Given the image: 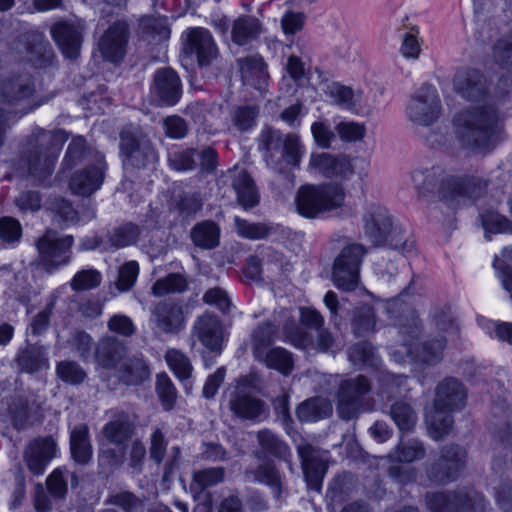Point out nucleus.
<instances>
[{
    "label": "nucleus",
    "instance_id": "1",
    "mask_svg": "<svg viewBox=\"0 0 512 512\" xmlns=\"http://www.w3.org/2000/svg\"><path fill=\"white\" fill-rule=\"evenodd\" d=\"M455 136L460 144L475 152L489 153L501 140L503 119L493 104L467 107L453 118Z\"/></svg>",
    "mask_w": 512,
    "mask_h": 512
},
{
    "label": "nucleus",
    "instance_id": "2",
    "mask_svg": "<svg viewBox=\"0 0 512 512\" xmlns=\"http://www.w3.org/2000/svg\"><path fill=\"white\" fill-rule=\"evenodd\" d=\"M440 166L418 167L411 173L413 187L420 199H427L438 191L439 199L450 206L479 198L486 183L478 177L449 176L443 178Z\"/></svg>",
    "mask_w": 512,
    "mask_h": 512
},
{
    "label": "nucleus",
    "instance_id": "3",
    "mask_svg": "<svg viewBox=\"0 0 512 512\" xmlns=\"http://www.w3.org/2000/svg\"><path fill=\"white\" fill-rule=\"evenodd\" d=\"M258 149L266 165L279 174L282 185L289 189L293 187V174L290 168H297L304 154V146L299 135L283 134L279 129L265 126L258 138Z\"/></svg>",
    "mask_w": 512,
    "mask_h": 512
},
{
    "label": "nucleus",
    "instance_id": "4",
    "mask_svg": "<svg viewBox=\"0 0 512 512\" xmlns=\"http://www.w3.org/2000/svg\"><path fill=\"white\" fill-rule=\"evenodd\" d=\"M120 156L125 171L121 189L128 193L131 202L138 203L141 196L136 194V182L131 179L140 170H152L158 161V154L149 137L138 129H125L120 133Z\"/></svg>",
    "mask_w": 512,
    "mask_h": 512
},
{
    "label": "nucleus",
    "instance_id": "5",
    "mask_svg": "<svg viewBox=\"0 0 512 512\" xmlns=\"http://www.w3.org/2000/svg\"><path fill=\"white\" fill-rule=\"evenodd\" d=\"M68 139L62 130H45L37 128L31 135L25 154L28 173L35 181L43 183L53 173L59 151Z\"/></svg>",
    "mask_w": 512,
    "mask_h": 512
},
{
    "label": "nucleus",
    "instance_id": "6",
    "mask_svg": "<svg viewBox=\"0 0 512 512\" xmlns=\"http://www.w3.org/2000/svg\"><path fill=\"white\" fill-rule=\"evenodd\" d=\"M422 327L416 312L408 309L406 316L399 323V333L403 338L404 351H394L391 355L396 361H402V354H406L415 361L436 364L442 360V353L446 347L447 339L443 336L425 341L421 348H414L413 341L421 334Z\"/></svg>",
    "mask_w": 512,
    "mask_h": 512
},
{
    "label": "nucleus",
    "instance_id": "7",
    "mask_svg": "<svg viewBox=\"0 0 512 512\" xmlns=\"http://www.w3.org/2000/svg\"><path fill=\"white\" fill-rule=\"evenodd\" d=\"M36 92L29 74L12 73L0 77V112L7 116L22 117L38 105L32 103Z\"/></svg>",
    "mask_w": 512,
    "mask_h": 512
},
{
    "label": "nucleus",
    "instance_id": "8",
    "mask_svg": "<svg viewBox=\"0 0 512 512\" xmlns=\"http://www.w3.org/2000/svg\"><path fill=\"white\" fill-rule=\"evenodd\" d=\"M344 199L345 191L339 185H305L299 188L295 203L301 216L313 219L341 207Z\"/></svg>",
    "mask_w": 512,
    "mask_h": 512
},
{
    "label": "nucleus",
    "instance_id": "9",
    "mask_svg": "<svg viewBox=\"0 0 512 512\" xmlns=\"http://www.w3.org/2000/svg\"><path fill=\"white\" fill-rule=\"evenodd\" d=\"M442 112V102L435 86L423 84L410 97L405 114L414 125L429 127L437 122Z\"/></svg>",
    "mask_w": 512,
    "mask_h": 512
},
{
    "label": "nucleus",
    "instance_id": "10",
    "mask_svg": "<svg viewBox=\"0 0 512 512\" xmlns=\"http://www.w3.org/2000/svg\"><path fill=\"white\" fill-rule=\"evenodd\" d=\"M182 51L194 59L200 69H207L220 58L219 48L211 32L203 27H189L181 36Z\"/></svg>",
    "mask_w": 512,
    "mask_h": 512
},
{
    "label": "nucleus",
    "instance_id": "11",
    "mask_svg": "<svg viewBox=\"0 0 512 512\" xmlns=\"http://www.w3.org/2000/svg\"><path fill=\"white\" fill-rule=\"evenodd\" d=\"M73 244L74 237L72 235L60 237L56 231L47 230L36 241L39 265L49 273L67 265L72 259Z\"/></svg>",
    "mask_w": 512,
    "mask_h": 512
},
{
    "label": "nucleus",
    "instance_id": "12",
    "mask_svg": "<svg viewBox=\"0 0 512 512\" xmlns=\"http://www.w3.org/2000/svg\"><path fill=\"white\" fill-rule=\"evenodd\" d=\"M370 391V382L363 375L342 380L336 393L339 417L346 421L356 418L365 410V396Z\"/></svg>",
    "mask_w": 512,
    "mask_h": 512
},
{
    "label": "nucleus",
    "instance_id": "13",
    "mask_svg": "<svg viewBox=\"0 0 512 512\" xmlns=\"http://www.w3.org/2000/svg\"><path fill=\"white\" fill-rule=\"evenodd\" d=\"M283 332L287 340L296 348L312 349L317 352L333 355L341 349L340 343L333 336L332 332L324 326L316 330V337L314 338L294 320H288L283 325Z\"/></svg>",
    "mask_w": 512,
    "mask_h": 512
},
{
    "label": "nucleus",
    "instance_id": "14",
    "mask_svg": "<svg viewBox=\"0 0 512 512\" xmlns=\"http://www.w3.org/2000/svg\"><path fill=\"white\" fill-rule=\"evenodd\" d=\"M224 405L231 412L235 419L261 422L269 416V406L254 393L243 391L226 390L224 394Z\"/></svg>",
    "mask_w": 512,
    "mask_h": 512
},
{
    "label": "nucleus",
    "instance_id": "15",
    "mask_svg": "<svg viewBox=\"0 0 512 512\" xmlns=\"http://www.w3.org/2000/svg\"><path fill=\"white\" fill-rule=\"evenodd\" d=\"M454 92L467 102H479L490 94V83L483 71L475 67L459 68L452 80Z\"/></svg>",
    "mask_w": 512,
    "mask_h": 512
},
{
    "label": "nucleus",
    "instance_id": "16",
    "mask_svg": "<svg viewBox=\"0 0 512 512\" xmlns=\"http://www.w3.org/2000/svg\"><path fill=\"white\" fill-rule=\"evenodd\" d=\"M182 92L181 79L172 68H160L155 72L150 95L156 105L174 106L180 101Z\"/></svg>",
    "mask_w": 512,
    "mask_h": 512
},
{
    "label": "nucleus",
    "instance_id": "17",
    "mask_svg": "<svg viewBox=\"0 0 512 512\" xmlns=\"http://www.w3.org/2000/svg\"><path fill=\"white\" fill-rule=\"evenodd\" d=\"M297 453L308 489L320 493L328 470L327 461L317 448L307 442L297 445Z\"/></svg>",
    "mask_w": 512,
    "mask_h": 512
},
{
    "label": "nucleus",
    "instance_id": "18",
    "mask_svg": "<svg viewBox=\"0 0 512 512\" xmlns=\"http://www.w3.org/2000/svg\"><path fill=\"white\" fill-rule=\"evenodd\" d=\"M84 30V22L80 20L59 21L52 25L51 36L62 54L74 60L80 55Z\"/></svg>",
    "mask_w": 512,
    "mask_h": 512
},
{
    "label": "nucleus",
    "instance_id": "19",
    "mask_svg": "<svg viewBox=\"0 0 512 512\" xmlns=\"http://www.w3.org/2000/svg\"><path fill=\"white\" fill-rule=\"evenodd\" d=\"M105 169L104 156L95 154V163L87 164L71 175L69 180L70 190L76 195L90 196L101 187Z\"/></svg>",
    "mask_w": 512,
    "mask_h": 512
},
{
    "label": "nucleus",
    "instance_id": "20",
    "mask_svg": "<svg viewBox=\"0 0 512 512\" xmlns=\"http://www.w3.org/2000/svg\"><path fill=\"white\" fill-rule=\"evenodd\" d=\"M192 335L217 355L222 351V344L224 341V329L220 318L212 313L206 311L198 316L192 328Z\"/></svg>",
    "mask_w": 512,
    "mask_h": 512
},
{
    "label": "nucleus",
    "instance_id": "21",
    "mask_svg": "<svg viewBox=\"0 0 512 512\" xmlns=\"http://www.w3.org/2000/svg\"><path fill=\"white\" fill-rule=\"evenodd\" d=\"M309 167L327 178L343 180L349 179L355 172L352 159L345 154L313 153Z\"/></svg>",
    "mask_w": 512,
    "mask_h": 512
},
{
    "label": "nucleus",
    "instance_id": "22",
    "mask_svg": "<svg viewBox=\"0 0 512 512\" xmlns=\"http://www.w3.org/2000/svg\"><path fill=\"white\" fill-rule=\"evenodd\" d=\"M467 401L465 385L454 377L444 378L435 389L433 407L448 409L449 412L462 410Z\"/></svg>",
    "mask_w": 512,
    "mask_h": 512
},
{
    "label": "nucleus",
    "instance_id": "23",
    "mask_svg": "<svg viewBox=\"0 0 512 512\" xmlns=\"http://www.w3.org/2000/svg\"><path fill=\"white\" fill-rule=\"evenodd\" d=\"M364 233L375 247H385L389 230L394 227L386 208L370 206L363 216Z\"/></svg>",
    "mask_w": 512,
    "mask_h": 512
},
{
    "label": "nucleus",
    "instance_id": "24",
    "mask_svg": "<svg viewBox=\"0 0 512 512\" xmlns=\"http://www.w3.org/2000/svg\"><path fill=\"white\" fill-rule=\"evenodd\" d=\"M152 321L165 334H177L185 327L183 307L173 300L158 302L151 311Z\"/></svg>",
    "mask_w": 512,
    "mask_h": 512
},
{
    "label": "nucleus",
    "instance_id": "25",
    "mask_svg": "<svg viewBox=\"0 0 512 512\" xmlns=\"http://www.w3.org/2000/svg\"><path fill=\"white\" fill-rule=\"evenodd\" d=\"M128 24L118 21L110 26L99 41L102 56L110 62H119L126 53Z\"/></svg>",
    "mask_w": 512,
    "mask_h": 512
},
{
    "label": "nucleus",
    "instance_id": "26",
    "mask_svg": "<svg viewBox=\"0 0 512 512\" xmlns=\"http://www.w3.org/2000/svg\"><path fill=\"white\" fill-rule=\"evenodd\" d=\"M56 443L51 437L32 440L24 451V461L31 473L42 475L48 463L55 457Z\"/></svg>",
    "mask_w": 512,
    "mask_h": 512
},
{
    "label": "nucleus",
    "instance_id": "27",
    "mask_svg": "<svg viewBox=\"0 0 512 512\" xmlns=\"http://www.w3.org/2000/svg\"><path fill=\"white\" fill-rule=\"evenodd\" d=\"M245 476L254 482L268 486L276 499L287 493L285 477L272 460H267L254 469H246Z\"/></svg>",
    "mask_w": 512,
    "mask_h": 512
},
{
    "label": "nucleus",
    "instance_id": "28",
    "mask_svg": "<svg viewBox=\"0 0 512 512\" xmlns=\"http://www.w3.org/2000/svg\"><path fill=\"white\" fill-rule=\"evenodd\" d=\"M26 59L35 68L51 66L55 59L54 50L41 32H30L25 36Z\"/></svg>",
    "mask_w": 512,
    "mask_h": 512
},
{
    "label": "nucleus",
    "instance_id": "29",
    "mask_svg": "<svg viewBox=\"0 0 512 512\" xmlns=\"http://www.w3.org/2000/svg\"><path fill=\"white\" fill-rule=\"evenodd\" d=\"M237 65L244 85L262 91L267 86V66L262 57L249 55L237 59Z\"/></svg>",
    "mask_w": 512,
    "mask_h": 512
},
{
    "label": "nucleus",
    "instance_id": "30",
    "mask_svg": "<svg viewBox=\"0 0 512 512\" xmlns=\"http://www.w3.org/2000/svg\"><path fill=\"white\" fill-rule=\"evenodd\" d=\"M21 372L34 374L49 368L48 348L39 343H27L19 349L15 358Z\"/></svg>",
    "mask_w": 512,
    "mask_h": 512
},
{
    "label": "nucleus",
    "instance_id": "31",
    "mask_svg": "<svg viewBox=\"0 0 512 512\" xmlns=\"http://www.w3.org/2000/svg\"><path fill=\"white\" fill-rule=\"evenodd\" d=\"M256 439L260 450L254 452L258 460H263L267 456H273L291 464V451L287 443L277 434L269 429L259 430Z\"/></svg>",
    "mask_w": 512,
    "mask_h": 512
},
{
    "label": "nucleus",
    "instance_id": "32",
    "mask_svg": "<svg viewBox=\"0 0 512 512\" xmlns=\"http://www.w3.org/2000/svg\"><path fill=\"white\" fill-rule=\"evenodd\" d=\"M263 32L264 26L258 17L243 14L231 25V40L238 46H244L258 40Z\"/></svg>",
    "mask_w": 512,
    "mask_h": 512
},
{
    "label": "nucleus",
    "instance_id": "33",
    "mask_svg": "<svg viewBox=\"0 0 512 512\" xmlns=\"http://www.w3.org/2000/svg\"><path fill=\"white\" fill-rule=\"evenodd\" d=\"M125 355V344L114 336L102 337L94 348L96 363L106 369L114 368Z\"/></svg>",
    "mask_w": 512,
    "mask_h": 512
},
{
    "label": "nucleus",
    "instance_id": "34",
    "mask_svg": "<svg viewBox=\"0 0 512 512\" xmlns=\"http://www.w3.org/2000/svg\"><path fill=\"white\" fill-rule=\"evenodd\" d=\"M231 185L236 192L238 204L245 210L252 209L259 204L258 188L246 170L233 172L231 174Z\"/></svg>",
    "mask_w": 512,
    "mask_h": 512
},
{
    "label": "nucleus",
    "instance_id": "35",
    "mask_svg": "<svg viewBox=\"0 0 512 512\" xmlns=\"http://www.w3.org/2000/svg\"><path fill=\"white\" fill-rule=\"evenodd\" d=\"M465 495L457 491L428 492L425 504L430 512H463Z\"/></svg>",
    "mask_w": 512,
    "mask_h": 512
},
{
    "label": "nucleus",
    "instance_id": "36",
    "mask_svg": "<svg viewBox=\"0 0 512 512\" xmlns=\"http://www.w3.org/2000/svg\"><path fill=\"white\" fill-rule=\"evenodd\" d=\"M70 451L73 460L80 465H87L93 454L89 428L86 424H78L70 432Z\"/></svg>",
    "mask_w": 512,
    "mask_h": 512
},
{
    "label": "nucleus",
    "instance_id": "37",
    "mask_svg": "<svg viewBox=\"0 0 512 512\" xmlns=\"http://www.w3.org/2000/svg\"><path fill=\"white\" fill-rule=\"evenodd\" d=\"M134 433V425L125 412H118L114 418L103 427L104 437L112 444L123 446Z\"/></svg>",
    "mask_w": 512,
    "mask_h": 512
},
{
    "label": "nucleus",
    "instance_id": "38",
    "mask_svg": "<svg viewBox=\"0 0 512 512\" xmlns=\"http://www.w3.org/2000/svg\"><path fill=\"white\" fill-rule=\"evenodd\" d=\"M220 227L212 220H205L193 226L190 232L193 244L201 249L212 250L219 246Z\"/></svg>",
    "mask_w": 512,
    "mask_h": 512
},
{
    "label": "nucleus",
    "instance_id": "39",
    "mask_svg": "<svg viewBox=\"0 0 512 512\" xmlns=\"http://www.w3.org/2000/svg\"><path fill=\"white\" fill-rule=\"evenodd\" d=\"M226 470L224 467H207L192 473L190 489L194 494L200 495L209 488L224 482Z\"/></svg>",
    "mask_w": 512,
    "mask_h": 512
},
{
    "label": "nucleus",
    "instance_id": "40",
    "mask_svg": "<svg viewBox=\"0 0 512 512\" xmlns=\"http://www.w3.org/2000/svg\"><path fill=\"white\" fill-rule=\"evenodd\" d=\"M95 154L100 153L89 147L82 136L74 137L67 147L62 167L63 169H71L85 161L95 163Z\"/></svg>",
    "mask_w": 512,
    "mask_h": 512
},
{
    "label": "nucleus",
    "instance_id": "41",
    "mask_svg": "<svg viewBox=\"0 0 512 512\" xmlns=\"http://www.w3.org/2000/svg\"><path fill=\"white\" fill-rule=\"evenodd\" d=\"M332 414L330 402L322 397H312L302 402L296 409L301 422H315Z\"/></svg>",
    "mask_w": 512,
    "mask_h": 512
},
{
    "label": "nucleus",
    "instance_id": "42",
    "mask_svg": "<svg viewBox=\"0 0 512 512\" xmlns=\"http://www.w3.org/2000/svg\"><path fill=\"white\" fill-rule=\"evenodd\" d=\"M255 359L284 376L290 375L294 368L292 353L282 347L271 348Z\"/></svg>",
    "mask_w": 512,
    "mask_h": 512
},
{
    "label": "nucleus",
    "instance_id": "43",
    "mask_svg": "<svg viewBox=\"0 0 512 512\" xmlns=\"http://www.w3.org/2000/svg\"><path fill=\"white\" fill-rule=\"evenodd\" d=\"M453 412H449L448 409H437L426 416V422L429 429L430 436L439 441L449 434L453 427L454 418Z\"/></svg>",
    "mask_w": 512,
    "mask_h": 512
},
{
    "label": "nucleus",
    "instance_id": "44",
    "mask_svg": "<svg viewBox=\"0 0 512 512\" xmlns=\"http://www.w3.org/2000/svg\"><path fill=\"white\" fill-rule=\"evenodd\" d=\"M493 62L501 69L512 71V29L502 33L491 47Z\"/></svg>",
    "mask_w": 512,
    "mask_h": 512
},
{
    "label": "nucleus",
    "instance_id": "45",
    "mask_svg": "<svg viewBox=\"0 0 512 512\" xmlns=\"http://www.w3.org/2000/svg\"><path fill=\"white\" fill-rule=\"evenodd\" d=\"M235 231L238 236L248 240H262L275 232L272 224L263 222H250L238 216L234 217Z\"/></svg>",
    "mask_w": 512,
    "mask_h": 512
},
{
    "label": "nucleus",
    "instance_id": "46",
    "mask_svg": "<svg viewBox=\"0 0 512 512\" xmlns=\"http://www.w3.org/2000/svg\"><path fill=\"white\" fill-rule=\"evenodd\" d=\"M277 326L270 321L259 324L251 334V349L254 357L262 355L274 343Z\"/></svg>",
    "mask_w": 512,
    "mask_h": 512
},
{
    "label": "nucleus",
    "instance_id": "47",
    "mask_svg": "<svg viewBox=\"0 0 512 512\" xmlns=\"http://www.w3.org/2000/svg\"><path fill=\"white\" fill-rule=\"evenodd\" d=\"M141 229L138 225L127 222L115 227L108 233V242L114 249H121L137 243Z\"/></svg>",
    "mask_w": 512,
    "mask_h": 512
},
{
    "label": "nucleus",
    "instance_id": "48",
    "mask_svg": "<svg viewBox=\"0 0 512 512\" xmlns=\"http://www.w3.org/2000/svg\"><path fill=\"white\" fill-rule=\"evenodd\" d=\"M165 359L177 378L184 384L186 389H189L193 370L189 358L180 350L169 349L165 354Z\"/></svg>",
    "mask_w": 512,
    "mask_h": 512
},
{
    "label": "nucleus",
    "instance_id": "49",
    "mask_svg": "<svg viewBox=\"0 0 512 512\" xmlns=\"http://www.w3.org/2000/svg\"><path fill=\"white\" fill-rule=\"evenodd\" d=\"M149 367L142 357L129 358L122 366L120 379L128 385H137L149 377Z\"/></svg>",
    "mask_w": 512,
    "mask_h": 512
},
{
    "label": "nucleus",
    "instance_id": "50",
    "mask_svg": "<svg viewBox=\"0 0 512 512\" xmlns=\"http://www.w3.org/2000/svg\"><path fill=\"white\" fill-rule=\"evenodd\" d=\"M389 415L401 432L411 431L417 422L415 410L405 401L394 402L390 407Z\"/></svg>",
    "mask_w": 512,
    "mask_h": 512
},
{
    "label": "nucleus",
    "instance_id": "51",
    "mask_svg": "<svg viewBox=\"0 0 512 512\" xmlns=\"http://www.w3.org/2000/svg\"><path fill=\"white\" fill-rule=\"evenodd\" d=\"M359 281V270H352L334 260L332 268V282L338 289L345 292L354 291L357 288Z\"/></svg>",
    "mask_w": 512,
    "mask_h": 512
},
{
    "label": "nucleus",
    "instance_id": "52",
    "mask_svg": "<svg viewBox=\"0 0 512 512\" xmlns=\"http://www.w3.org/2000/svg\"><path fill=\"white\" fill-rule=\"evenodd\" d=\"M348 359L354 366L377 368L380 363L374 347L366 341L352 345L348 350Z\"/></svg>",
    "mask_w": 512,
    "mask_h": 512
},
{
    "label": "nucleus",
    "instance_id": "53",
    "mask_svg": "<svg viewBox=\"0 0 512 512\" xmlns=\"http://www.w3.org/2000/svg\"><path fill=\"white\" fill-rule=\"evenodd\" d=\"M439 458L450 467L458 476L464 471L467 464V451L457 444H448L440 449Z\"/></svg>",
    "mask_w": 512,
    "mask_h": 512
},
{
    "label": "nucleus",
    "instance_id": "54",
    "mask_svg": "<svg viewBox=\"0 0 512 512\" xmlns=\"http://www.w3.org/2000/svg\"><path fill=\"white\" fill-rule=\"evenodd\" d=\"M56 376L65 384L78 386L87 378L86 371L76 361L63 360L56 364Z\"/></svg>",
    "mask_w": 512,
    "mask_h": 512
},
{
    "label": "nucleus",
    "instance_id": "55",
    "mask_svg": "<svg viewBox=\"0 0 512 512\" xmlns=\"http://www.w3.org/2000/svg\"><path fill=\"white\" fill-rule=\"evenodd\" d=\"M375 314L371 306L364 305L357 308L352 317V331L355 336H366L375 328Z\"/></svg>",
    "mask_w": 512,
    "mask_h": 512
},
{
    "label": "nucleus",
    "instance_id": "56",
    "mask_svg": "<svg viewBox=\"0 0 512 512\" xmlns=\"http://www.w3.org/2000/svg\"><path fill=\"white\" fill-rule=\"evenodd\" d=\"M187 288L185 277L179 273H170L153 284L151 291L156 297H162L170 293H181Z\"/></svg>",
    "mask_w": 512,
    "mask_h": 512
},
{
    "label": "nucleus",
    "instance_id": "57",
    "mask_svg": "<svg viewBox=\"0 0 512 512\" xmlns=\"http://www.w3.org/2000/svg\"><path fill=\"white\" fill-rule=\"evenodd\" d=\"M258 115L256 105L236 106L231 111V121L238 131L246 132L255 126Z\"/></svg>",
    "mask_w": 512,
    "mask_h": 512
},
{
    "label": "nucleus",
    "instance_id": "58",
    "mask_svg": "<svg viewBox=\"0 0 512 512\" xmlns=\"http://www.w3.org/2000/svg\"><path fill=\"white\" fill-rule=\"evenodd\" d=\"M140 27L142 34L153 41H166L170 37V28L165 18L144 17Z\"/></svg>",
    "mask_w": 512,
    "mask_h": 512
},
{
    "label": "nucleus",
    "instance_id": "59",
    "mask_svg": "<svg viewBox=\"0 0 512 512\" xmlns=\"http://www.w3.org/2000/svg\"><path fill=\"white\" fill-rule=\"evenodd\" d=\"M425 474L430 483L434 485H446L459 477L439 457L426 465Z\"/></svg>",
    "mask_w": 512,
    "mask_h": 512
},
{
    "label": "nucleus",
    "instance_id": "60",
    "mask_svg": "<svg viewBox=\"0 0 512 512\" xmlns=\"http://www.w3.org/2000/svg\"><path fill=\"white\" fill-rule=\"evenodd\" d=\"M102 282V274L94 268L78 271L70 281V287L75 292L95 289Z\"/></svg>",
    "mask_w": 512,
    "mask_h": 512
},
{
    "label": "nucleus",
    "instance_id": "61",
    "mask_svg": "<svg viewBox=\"0 0 512 512\" xmlns=\"http://www.w3.org/2000/svg\"><path fill=\"white\" fill-rule=\"evenodd\" d=\"M367 253L366 247L359 243H350L342 248L335 261L349 267L352 270H359L362 260Z\"/></svg>",
    "mask_w": 512,
    "mask_h": 512
},
{
    "label": "nucleus",
    "instance_id": "62",
    "mask_svg": "<svg viewBox=\"0 0 512 512\" xmlns=\"http://www.w3.org/2000/svg\"><path fill=\"white\" fill-rule=\"evenodd\" d=\"M156 392L163 408L167 411L171 410L176 403L177 391L166 373L157 375Z\"/></svg>",
    "mask_w": 512,
    "mask_h": 512
},
{
    "label": "nucleus",
    "instance_id": "63",
    "mask_svg": "<svg viewBox=\"0 0 512 512\" xmlns=\"http://www.w3.org/2000/svg\"><path fill=\"white\" fill-rule=\"evenodd\" d=\"M197 150L185 148L169 153L168 162L172 169L177 171L193 170L196 167Z\"/></svg>",
    "mask_w": 512,
    "mask_h": 512
},
{
    "label": "nucleus",
    "instance_id": "64",
    "mask_svg": "<svg viewBox=\"0 0 512 512\" xmlns=\"http://www.w3.org/2000/svg\"><path fill=\"white\" fill-rule=\"evenodd\" d=\"M105 504L117 506L123 512H136L143 506V501L130 491H121L109 495Z\"/></svg>",
    "mask_w": 512,
    "mask_h": 512
}]
</instances>
